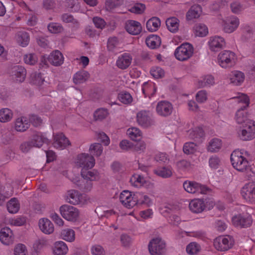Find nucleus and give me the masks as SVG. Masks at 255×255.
<instances>
[{"mask_svg": "<svg viewBox=\"0 0 255 255\" xmlns=\"http://www.w3.org/2000/svg\"><path fill=\"white\" fill-rule=\"evenodd\" d=\"M243 153L239 150H234L231 154V161L234 168L239 171H246L248 176L255 175V172L252 170L251 166H249V162L243 155Z\"/></svg>", "mask_w": 255, "mask_h": 255, "instance_id": "f257e3e1", "label": "nucleus"}, {"mask_svg": "<svg viewBox=\"0 0 255 255\" xmlns=\"http://www.w3.org/2000/svg\"><path fill=\"white\" fill-rule=\"evenodd\" d=\"M81 174L84 180H75L73 182L79 187L80 189L85 191L91 190L92 188V181H96L99 179L100 175L99 172L95 170L89 171L88 170L83 169L81 172Z\"/></svg>", "mask_w": 255, "mask_h": 255, "instance_id": "f03ea898", "label": "nucleus"}, {"mask_svg": "<svg viewBox=\"0 0 255 255\" xmlns=\"http://www.w3.org/2000/svg\"><path fill=\"white\" fill-rule=\"evenodd\" d=\"M238 137L242 141H250L255 138V122L249 121L247 124L237 129Z\"/></svg>", "mask_w": 255, "mask_h": 255, "instance_id": "7ed1b4c3", "label": "nucleus"}, {"mask_svg": "<svg viewBox=\"0 0 255 255\" xmlns=\"http://www.w3.org/2000/svg\"><path fill=\"white\" fill-rule=\"evenodd\" d=\"M193 52L194 48L192 45L189 43H184L176 48L174 55L177 60L183 61L190 58Z\"/></svg>", "mask_w": 255, "mask_h": 255, "instance_id": "20e7f679", "label": "nucleus"}, {"mask_svg": "<svg viewBox=\"0 0 255 255\" xmlns=\"http://www.w3.org/2000/svg\"><path fill=\"white\" fill-rule=\"evenodd\" d=\"M235 53L230 50H224L218 55L219 65L224 68H231L236 63Z\"/></svg>", "mask_w": 255, "mask_h": 255, "instance_id": "39448f33", "label": "nucleus"}, {"mask_svg": "<svg viewBox=\"0 0 255 255\" xmlns=\"http://www.w3.org/2000/svg\"><path fill=\"white\" fill-rule=\"evenodd\" d=\"M183 186L184 189L188 193L195 194L196 196L207 193V186L195 181H186L184 182Z\"/></svg>", "mask_w": 255, "mask_h": 255, "instance_id": "423d86ee", "label": "nucleus"}, {"mask_svg": "<svg viewBox=\"0 0 255 255\" xmlns=\"http://www.w3.org/2000/svg\"><path fill=\"white\" fill-rule=\"evenodd\" d=\"M75 163L77 166L83 168L82 171L83 169L88 170L94 167L95 160L93 156L89 155L88 153H81L77 156Z\"/></svg>", "mask_w": 255, "mask_h": 255, "instance_id": "0eeeda50", "label": "nucleus"}, {"mask_svg": "<svg viewBox=\"0 0 255 255\" xmlns=\"http://www.w3.org/2000/svg\"><path fill=\"white\" fill-rule=\"evenodd\" d=\"M120 201L125 207L128 209H131L137 205L136 194H132L128 190H124L121 193Z\"/></svg>", "mask_w": 255, "mask_h": 255, "instance_id": "6e6552de", "label": "nucleus"}, {"mask_svg": "<svg viewBox=\"0 0 255 255\" xmlns=\"http://www.w3.org/2000/svg\"><path fill=\"white\" fill-rule=\"evenodd\" d=\"M213 244L218 251H225L232 248L234 245V240L229 236L227 237L219 236L214 239Z\"/></svg>", "mask_w": 255, "mask_h": 255, "instance_id": "1a4fd4ad", "label": "nucleus"}, {"mask_svg": "<svg viewBox=\"0 0 255 255\" xmlns=\"http://www.w3.org/2000/svg\"><path fill=\"white\" fill-rule=\"evenodd\" d=\"M60 212L62 216L68 221H75L77 219L79 212L73 206L64 205L60 207Z\"/></svg>", "mask_w": 255, "mask_h": 255, "instance_id": "9d476101", "label": "nucleus"}, {"mask_svg": "<svg viewBox=\"0 0 255 255\" xmlns=\"http://www.w3.org/2000/svg\"><path fill=\"white\" fill-rule=\"evenodd\" d=\"M244 199L251 203H255V182L246 184L241 191Z\"/></svg>", "mask_w": 255, "mask_h": 255, "instance_id": "9b49d317", "label": "nucleus"}, {"mask_svg": "<svg viewBox=\"0 0 255 255\" xmlns=\"http://www.w3.org/2000/svg\"><path fill=\"white\" fill-rule=\"evenodd\" d=\"M165 244L159 238L153 239L149 243L148 250L151 255H159L164 252Z\"/></svg>", "mask_w": 255, "mask_h": 255, "instance_id": "f8f14e48", "label": "nucleus"}, {"mask_svg": "<svg viewBox=\"0 0 255 255\" xmlns=\"http://www.w3.org/2000/svg\"><path fill=\"white\" fill-rule=\"evenodd\" d=\"M253 220L250 215L239 214L232 218L233 224L236 227L246 228L252 224Z\"/></svg>", "mask_w": 255, "mask_h": 255, "instance_id": "ddd939ff", "label": "nucleus"}, {"mask_svg": "<svg viewBox=\"0 0 255 255\" xmlns=\"http://www.w3.org/2000/svg\"><path fill=\"white\" fill-rule=\"evenodd\" d=\"M26 75V69L21 66L17 65L12 68L10 76L15 82L21 83L24 81Z\"/></svg>", "mask_w": 255, "mask_h": 255, "instance_id": "4468645a", "label": "nucleus"}, {"mask_svg": "<svg viewBox=\"0 0 255 255\" xmlns=\"http://www.w3.org/2000/svg\"><path fill=\"white\" fill-rule=\"evenodd\" d=\"M136 120L138 124L143 127H148L153 123L150 113L146 111H141L137 113Z\"/></svg>", "mask_w": 255, "mask_h": 255, "instance_id": "2eb2a0df", "label": "nucleus"}, {"mask_svg": "<svg viewBox=\"0 0 255 255\" xmlns=\"http://www.w3.org/2000/svg\"><path fill=\"white\" fill-rule=\"evenodd\" d=\"M173 109L172 104L165 101L159 102L156 106L157 114L161 116L166 117L170 115Z\"/></svg>", "mask_w": 255, "mask_h": 255, "instance_id": "dca6fc26", "label": "nucleus"}, {"mask_svg": "<svg viewBox=\"0 0 255 255\" xmlns=\"http://www.w3.org/2000/svg\"><path fill=\"white\" fill-rule=\"evenodd\" d=\"M67 200L71 204L77 205L85 201V196L78 191L71 190L68 191Z\"/></svg>", "mask_w": 255, "mask_h": 255, "instance_id": "f3484780", "label": "nucleus"}, {"mask_svg": "<svg viewBox=\"0 0 255 255\" xmlns=\"http://www.w3.org/2000/svg\"><path fill=\"white\" fill-rule=\"evenodd\" d=\"M224 30L226 33L233 32L239 26V20L236 17H230L223 21Z\"/></svg>", "mask_w": 255, "mask_h": 255, "instance_id": "a211bd4d", "label": "nucleus"}, {"mask_svg": "<svg viewBox=\"0 0 255 255\" xmlns=\"http://www.w3.org/2000/svg\"><path fill=\"white\" fill-rule=\"evenodd\" d=\"M54 136V140L53 145L55 148L62 150L70 144L69 140L62 133L56 134Z\"/></svg>", "mask_w": 255, "mask_h": 255, "instance_id": "6ab92c4d", "label": "nucleus"}, {"mask_svg": "<svg viewBox=\"0 0 255 255\" xmlns=\"http://www.w3.org/2000/svg\"><path fill=\"white\" fill-rule=\"evenodd\" d=\"M208 45L211 50L217 51L225 47L226 42L223 37L216 36L210 38V41L208 42Z\"/></svg>", "mask_w": 255, "mask_h": 255, "instance_id": "aec40b11", "label": "nucleus"}, {"mask_svg": "<svg viewBox=\"0 0 255 255\" xmlns=\"http://www.w3.org/2000/svg\"><path fill=\"white\" fill-rule=\"evenodd\" d=\"M132 57L128 53H124L120 55L116 62L117 66L121 69H126L131 64Z\"/></svg>", "mask_w": 255, "mask_h": 255, "instance_id": "412c9836", "label": "nucleus"}, {"mask_svg": "<svg viewBox=\"0 0 255 255\" xmlns=\"http://www.w3.org/2000/svg\"><path fill=\"white\" fill-rule=\"evenodd\" d=\"M13 240V234L10 228L5 227L1 229L0 232V240L3 244L9 245L12 243Z\"/></svg>", "mask_w": 255, "mask_h": 255, "instance_id": "4be33fe9", "label": "nucleus"}, {"mask_svg": "<svg viewBox=\"0 0 255 255\" xmlns=\"http://www.w3.org/2000/svg\"><path fill=\"white\" fill-rule=\"evenodd\" d=\"M125 28L128 33L132 35H138L142 30L140 23L133 20H129L126 22Z\"/></svg>", "mask_w": 255, "mask_h": 255, "instance_id": "5701e85b", "label": "nucleus"}, {"mask_svg": "<svg viewBox=\"0 0 255 255\" xmlns=\"http://www.w3.org/2000/svg\"><path fill=\"white\" fill-rule=\"evenodd\" d=\"M47 59L52 65L55 66L61 65L64 61V57L62 53L58 50L51 53Z\"/></svg>", "mask_w": 255, "mask_h": 255, "instance_id": "b1692460", "label": "nucleus"}, {"mask_svg": "<svg viewBox=\"0 0 255 255\" xmlns=\"http://www.w3.org/2000/svg\"><path fill=\"white\" fill-rule=\"evenodd\" d=\"M156 90L155 84L151 81L144 82L142 86V91L145 97L151 98L155 95Z\"/></svg>", "mask_w": 255, "mask_h": 255, "instance_id": "393cba45", "label": "nucleus"}, {"mask_svg": "<svg viewBox=\"0 0 255 255\" xmlns=\"http://www.w3.org/2000/svg\"><path fill=\"white\" fill-rule=\"evenodd\" d=\"M205 208V201L203 199H195L189 203V208L194 213L202 212Z\"/></svg>", "mask_w": 255, "mask_h": 255, "instance_id": "a878e982", "label": "nucleus"}, {"mask_svg": "<svg viewBox=\"0 0 255 255\" xmlns=\"http://www.w3.org/2000/svg\"><path fill=\"white\" fill-rule=\"evenodd\" d=\"M39 227L41 231L45 234H50L54 231L53 224L47 218L39 220Z\"/></svg>", "mask_w": 255, "mask_h": 255, "instance_id": "bb28decb", "label": "nucleus"}, {"mask_svg": "<svg viewBox=\"0 0 255 255\" xmlns=\"http://www.w3.org/2000/svg\"><path fill=\"white\" fill-rule=\"evenodd\" d=\"M130 182L132 186L139 188L141 186L148 187L150 183L147 182L144 178L137 174H133L130 179Z\"/></svg>", "mask_w": 255, "mask_h": 255, "instance_id": "cd10ccee", "label": "nucleus"}, {"mask_svg": "<svg viewBox=\"0 0 255 255\" xmlns=\"http://www.w3.org/2000/svg\"><path fill=\"white\" fill-rule=\"evenodd\" d=\"M245 107H241L236 112L235 120L237 123L240 125V126H244V124H247L249 121H253L249 119L247 116V113L245 112Z\"/></svg>", "mask_w": 255, "mask_h": 255, "instance_id": "c85d7f7f", "label": "nucleus"}, {"mask_svg": "<svg viewBox=\"0 0 255 255\" xmlns=\"http://www.w3.org/2000/svg\"><path fill=\"white\" fill-rule=\"evenodd\" d=\"M30 126L29 120L25 117L17 118L15 122V129L18 131H25Z\"/></svg>", "mask_w": 255, "mask_h": 255, "instance_id": "c756f323", "label": "nucleus"}, {"mask_svg": "<svg viewBox=\"0 0 255 255\" xmlns=\"http://www.w3.org/2000/svg\"><path fill=\"white\" fill-rule=\"evenodd\" d=\"M190 138L195 140L198 143L201 142L204 139L205 133L203 128L201 127H197L193 128L189 131Z\"/></svg>", "mask_w": 255, "mask_h": 255, "instance_id": "7c9ffc66", "label": "nucleus"}, {"mask_svg": "<svg viewBox=\"0 0 255 255\" xmlns=\"http://www.w3.org/2000/svg\"><path fill=\"white\" fill-rule=\"evenodd\" d=\"M68 251V248L63 241H57L54 243L53 252L55 255H65Z\"/></svg>", "mask_w": 255, "mask_h": 255, "instance_id": "2f4dec72", "label": "nucleus"}, {"mask_svg": "<svg viewBox=\"0 0 255 255\" xmlns=\"http://www.w3.org/2000/svg\"><path fill=\"white\" fill-rule=\"evenodd\" d=\"M153 172L157 176L163 178L170 177L173 173L172 168L170 166H163L154 169Z\"/></svg>", "mask_w": 255, "mask_h": 255, "instance_id": "473e14b6", "label": "nucleus"}, {"mask_svg": "<svg viewBox=\"0 0 255 255\" xmlns=\"http://www.w3.org/2000/svg\"><path fill=\"white\" fill-rule=\"evenodd\" d=\"M202 12V8L199 5H194L191 7L186 14V18L188 20L198 18Z\"/></svg>", "mask_w": 255, "mask_h": 255, "instance_id": "72a5a7b5", "label": "nucleus"}, {"mask_svg": "<svg viewBox=\"0 0 255 255\" xmlns=\"http://www.w3.org/2000/svg\"><path fill=\"white\" fill-rule=\"evenodd\" d=\"M147 46L151 49H155L161 44V39L159 36L152 34L148 36L145 40Z\"/></svg>", "mask_w": 255, "mask_h": 255, "instance_id": "f704fd0d", "label": "nucleus"}, {"mask_svg": "<svg viewBox=\"0 0 255 255\" xmlns=\"http://www.w3.org/2000/svg\"><path fill=\"white\" fill-rule=\"evenodd\" d=\"M16 40L19 45L25 47L29 42V36L25 31H19L15 36Z\"/></svg>", "mask_w": 255, "mask_h": 255, "instance_id": "c9c22d12", "label": "nucleus"}, {"mask_svg": "<svg viewBox=\"0 0 255 255\" xmlns=\"http://www.w3.org/2000/svg\"><path fill=\"white\" fill-rule=\"evenodd\" d=\"M6 207L8 212L15 214L18 212L20 209V203L17 198H12L7 203Z\"/></svg>", "mask_w": 255, "mask_h": 255, "instance_id": "e433bc0d", "label": "nucleus"}, {"mask_svg": "<svg viewBox=\"0 0 255 255\" xmlns=\"http://www.w3.org/2000/svg\"><path fill=\"white\" fill-rule=\"evenodd\" d=\"M160 25V20L157 17H153L149 19L146 22V26L147 30L153 32L156 31Z\"/></svg>", "mask_w": 255, "mask_h": 255, "instance_id": "4c0bfd02", "label": "nucleus"}, {"mask_svg": "<svg viewBox=\"0 0 255 255\" xmlns=\"http://www.w3.org/2000/svg\"><path fill=\"white\" fill-rule=\"evenodd\" d=\"M89 73L84 70L77 72L73 77L74 82L77 84H81L85 82L89 78Z\"/></svg>", "mask_w": 255, "mask_h": 255, "instance_id": "58836bf2", "label": "nucleus"}, {"mask_svg": "<svg viewBox=\"0 0 255 255\" xmlns=\"http://www.w3.org/2000/svg\"><path fill=\"white\" fill-rule=\"evenodd\" d=\"M166 25L170 31L175 32L178 29L179 20L175 17L168 18L166 20Z\"/></svg>", "mask_w": 255, "mask_h": 255, "instance_id": "ea45409f", "label": "nucleus"}, {"mask_svg": "<svg viewBox=\"0 0 255 255\" xmlns=\"http://www.w3.org/2000/svg\"><path fill=\"white\" fill-rule=\"evenodd\" d=\"M31 141L33 146L39 147L47 142V139L41 133L36 132L33 135Z\"/></svg>", "mask_w": 255, "mask_h": 255, "instance_id": "a19ab883", "label": "nucleus"}, {"mask_svg": "<svg viewBox=\"0 0 255 255\" xmlns=\"http://www.w3.org/2000/svg\"><path fill=\"white\" fill-rule=\"evenodd\" d=\"M61 238L67 242H72L75 239V233L71 229H65L62 230L61 233Z\"/></svg>", "mask_w": 255, "mask_h": 255, "instance_id": "79ce46f5", "label": "nucleus"}, {"mask_svg": "<svg viewBox=\"0 0 255 255\" xmlns=\"http://www.w3.org/2000/svg\"><path fill=\"white\" fill-rule=\"evenodd\" d=\"M13 113L8 108H3L0 110V122L6 123L9 122L12 118Z\"/></svg>", "mask_w": 255, "mask_h": 255, "instance_id": "37998d69", "label": "nucleus"}, {"mask_svg": "<svg viewBox=\"0 0 255 255\" xmlns=\"http://www.w3.org/2000/svg\"><path fill=\"white\" fill-rule=\"evenodd\" d=\"M222 147V141L217 138H213L208 144V151L218 152Z\"/></svg>", "mask_w": 255, "mask_h": 255, "instance_id": "c03bdc74", "label": "nucleus"}, {"mask_svg": "<svg viewBox=\"0 0 255 255\" xmlns=\"http://www.w3.org/2000/svg\"><path fill=\"white\" fill-rule=\"evenodd\" d=\"M244 74L241 71H237L233 73V76L230 78V81L231 83L238 86L244 82Z\"/></svg>", "mask_w": 255, "mask_h": 255, "instance_id": "a18cd8bd", "label": "nucleus"}, {"mask_svg": "<svg viewBox=\"0 0 255 255\" xmlns=\"http://www.w3.org/2000/svg\"><path fill=\"white\" fill-rule=\"evenodd\" d=\"M136 200H137V205H146L149 206L152 204L150 198L147 195L141 193H136Z\"/></svg>", "mask_w": 255, "mask_h": 255, "instance_id": "49530a36", "label": "nucleus"}, {"mask_svg": "<svg viewBox=\"0 0 255 255\" xmlns=\"http://www.w3.org/2000/svg\"><path fill=\"white\" fill-rule=\"evenodd\" d=\"M185 235L188 237H194L203 241L205 240L206 238V233L202 231L193 232L182 231L181 237H184Z\"/></svg>", "mask_w": 255, "mask_h": 255, "instance_id": "de8ad7c7", "label": "nucleus"}, {"mask_svg": "<svg viewBox=\"0 0 255 255\" xmlns=\"http://www.w3.org/2000/svg\"><path fill=\"white\" fill-rule=\"evenodd\" d=\"M128 136L133 140H139L142 136L141 131L136 128H131L128 129L127 132Z\"/></svg>", "mask_w": 255, "mask_h": 255, "instance_id": "09e8293b", "label": "nucleus"}, {"mask_svg": "<svg viewBox=\"0 0 255 255\" xmlns=\"http://www.w3.org/2000/svg\"><path fill=\"white\" fill-rule=\"evenodd\" d=\"M194 29L195 35L196 36L204 37L207 34V27L205 24H197Z\"/></svg>", "mask_w": 255, "mask_h": 255, "instance_id": "8fccbe9b", "label": "nucleus"}, {"mask_svg": "<svg viewBox=\"0 0 255 255\" xmlns=\"http://www.w3.org/2000/svg\"><path fill=\"white\" fill-rule=\"evenodd\" d=\"M201 250L200 246L196 242H191L186 247V252L190 255L197 254Z\"/></svg>", "mask_w": 255, "mask_h": 255, "instance_id": "3c124183", "label": "nucleus"}, {"mask_svg": "<svg viewBox=\"0 0 255 255\" xmlns=\"http://www.w3.org/2000/svg\"><path fill=\"white\" fill-rule=\"evenodd\" d=\"M120 101L125 104H128L132 101V98L131 95L126 92H122L118 95Z\"/></svg>", "mask_w": 255, "mask_h": 255, "instance_id": "603ef678", "label": "nucleus"}, {"mask_svg": "<svg viewBox=\"0 0 255 255\" xmlns=\"http://www.w3.org/2000/svg\"><path fill=\"white\" fill-rule=\"evenodd\" d=\"M103 148L100 143H95L92 144L90 147V151L91 154L99 156L103 152Z\"/></svg>", "mask_w": 255, "mask_h": 255, "instance_id": "864d4df0", "label": "nucleus"}, {"mask_svg": "<svg viewBox=\"0 0 255 255\" xmlns=\"http://www.w3.org/2000/svg\"><path fill=\"white\" fill-rule=\"evenodd\" d=\"M197 150V145L192 142L185 143L183 147V150L185 154L194 153Z\"/></svg>", "mask_w": 255, "mask_h": 255, "instance_id": "5fc2aeb1", "label": "nucleus"}, {"mask_svg": "<svg viewBox=\"0 0 255 255\" xmlns=\"http://www.w3.org/2000/svg\"><path fill=\"white\" fill-rule=\"evenodd\" d=\"M62 20L64 22L71 23L74 27H78L79 26L78 21L74 19L71 14L68 13L63 14L62 16Z\"/></svg>", "mask_w": 255, "mask_h": 255, "instance_id": "6e6d98bb", "label": "nucleus"}, {"mask_svg": "<svg viewBox=\"0 0 255 255\" xmlns=\"http://www.w3.org/2000/svg\"><path fill=\"white\" fill-rule=\"evenodd\" d=\"M108 115V112L107 109L100 108L97 110L94 114L96 120H102L106 118Z\"/></svg>", "mask_w": 255, "mask_h": 255, "instance_id": "4d7b16f0", "label": "nucleus"}, {"mask_svg": "<svg viewBox=\"0 0 255 255\" xmlns=\"http://www.w3.org/2000/svg\"><path fill=\"white\" fill-rule=\"evenodd\" d=\"M151 76L155 79L162 78L164 75V70L159 67H153L150 70Z\"/></svg>", "mask_w": 255, "mask_h": 255, "instance_id": "13d9d810", "label": "nucleus"}, {"mask_svg": "<svg viewBox=\"0 0 255 255\" xmlns=\"http://www.w3.org/2000/svg\"><path fill=\"white\" fill-rule=\"evenodd\" d=\"M32 82L34 84L41 86L44 82V79L40 73H34L31 75Z\"/></svg>", "mask_w": 255, "mask_h": 255, "instance_id": "bf43d9fd", "label": "nucleus"}, {"mask_svg": "<svg viewBox=\"0 0 255 255\" xmlns=\"http://www.w3.org/2000/svg\"><path fill=\"white\" fill-rule=\"evenodd\" d=\"M48 29L51 33H58L63 30L62 26L58 23L51 22L47 26Z\"/></svg>", "mask_w": 255, "mask_h": 255, "instance_id": "052dcab7", "label": "nucleus"}, {"mask_svg": "<svg viewBox=\"0 0 255 255\" xmlns=\"http://www.w3.org/2000/svg\"><path fill=\"white\" fill-rule=\"evenodd\" d=\"M38 58L35 54H27L24 56V62L29 65H34L37 61Z\"/></svg>", "mask_w": 255, "mask_h": 255, "instance_id": "680f3d73", "label": "nucleus"}, {"mask_svg": "<svg viewBox=\"0 0 255 255\" xmlns=\"http://www.w3.org/2000/svg\"><path fill=\"white\" fill-rule=\"evenodd\" d=\"M145 8V6L144 4L138 3H136L132 7H131L130 8L129 11L132 13L140 14L143 12Z\"/></svg>", "mask_w": 255, "mask_h": 255, "instance_id": "e2e57ef3", "label": "nucleus"}, {"mask_svg": "<svg viewBox=\"0 0 255 255\" xmlns=\"http://www.w3.org/2000/svg\"><path fill=\"white\" fill-rule=\"evenodd\" d=\"M153 215V211L152 209H148L145 210L141 211L139 212V217L137 218L136 217L135 218L139 221H140L141 218L142 219H147L152 217Z\"/></svg>", "mask_w": 255, "mask_h": 255, "instance_id": "0e129e2a", "label": "nucleus"}, {"mask_svg": "<svg viewBox=\"0 0 255 255\" xmlns=\"http://www.w3.org/2000/svg\"><path fill=\"white\" fill-rule=\"evenodd\" d=\"M26 247L23 244H18L14 249L15 255H26Z\"/></svg>", "mask_w": 255, "mask_h": 255, "instance_id": "69168bd1", "label": "nucleus"}, {"mask_svg": "<svg viewBox=\"0 0 255 255\" xmlns=\"http://www.w3.org/2000/svg\"><path fill=\"white\" fill-rule=\"evenodd\" d=\"M118 39L117 37H113L109 38L107 43V47L109 50H114L115 47L118 45Z\"/></svg>", "mask_w": 255, "mask_h": 255, "instance_id": "338daca9", "label": "nucleus"}, {"mask_svg": "<svg viewBox=\"0 0 255 255\" xmlns=\"http://www.w3.org/2000/svg\"><path fill=\"white\" fill-rule=\"evenodd\" d=\"M91 253L93 255H104L105 251L102 246L94 245L91 248Z\"/></svg>", "mask_w": 255, "mask_h": 255, "instance_id": "774afa93", "label": "nucleus"}]
</instances>
